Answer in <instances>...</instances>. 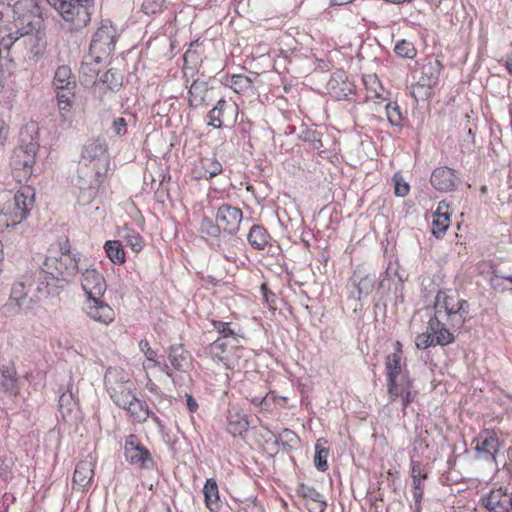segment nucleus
<instances>
[{"label":"nucleus","mask_w":512,"mask_h":512,"mask_svg":"<svg viewBox=\"0 0 512 512\" xmlns=\"http://www.w3.org/2000/svg\"><path fill=\"white\" fill-rule=\"evenodd\" d=\"M80 265V254L47 257L34 280L39 297L59 295L81 271Z\"/></svg>","instance_id":"nucleus-1"},{"label":"nucleus","mask_w":512,"mask_h":512,"mask_svg":"<svg viewBox=\"0 0 512 512\" xmlns=\"http://www.w3.org/2000/svg\"><path fill=\"white\" fill-rule=\"evenodd\" d=\"M434 315L448 322L449 326L461 329L468 319L470 304L456 292L439 290L434 301Z\"/></svg>","instance_id":"nucleus-2"},{"label":"nucleus","mask_w":512,"mask_h":512,"mask_svg":"<svg viewBox=\"0 0 512 512\" xmlns=\"http://www.w3.org/2000/svg\"><path fill=\"white\" fill-rule=\"evenodd\" d=\"M20 145L15 149L12 166L15 170L23 168L25 173H31L35 163V155L39 148V127L35 122L25 125L20 131Z\"/></svg>","instance_id":"nucleus-3"},{"label":"nucleus","mask_w":512,"mask_h":512,"mask_svg":"<svg viewBox=\"0 0 512 512\" xmlns=\"http://www.w3.org/2000/svg\"><path fill=\"white\" fill-rule=\"evenodd\" d=\"M35 192L30 186H24L19 189L12 200L7 201L2 209L5 217L3 223L6 227L10 225L15 227L21 225L29 214L34 205Z\"/></svg>","instance_id":"nucleus-4"},{"label":"nucleus","mask_w":512,"mask_h":512,"mask_svg":"<svg viewBox=\"0 0 512 512\" xmlns=\"http://www.w3.org/2000/svg\"><path fill=\"white\" fill-rule=\"evenodd\" d=\"M106 173L107 171H100L95 166L79 161L74 184L79 189L78 201L81 204H89L96 197Z\"/></svg>","instance_id":"nucleus-5"},{"label":"nucleus","mask_w":512,"mask_h":512,"mask_svg":"<svg viewBox=\"0 0 512 512\" xmlns=\"http://www.w3.org/2000/svg\"><path fill=\"white\" fill-rule=\"evenodd\" d=\"M475 459L482 460L497 467V455L503 445L494 429H484L472 441Z\"/></svg>","instance_id":"nucleus-6"},{"label":"nucleus","mask_w":512,"mask_h":512,"mask_svg":"<svg viewBox=\"0 0 512 512\" xmlns=\"http://www.w3.org/2000/svg\"><path fill=\"white\" fill-rule=\"evenodd\" d=\"M65 21L75 22L77 26L90 21V7L94 0H47Z\"/></svg>","instance_id":"nucleus-7"},{"label":"nucleus","mask_w":512,"mask_h":512,"mask_svg":"<svg viewBox=\"0 0 512 512\" xmlns=\"http://www.w3.org/2000/svg\"><path fill=\"white\" fill-rule=\"evenodd\" d=\"M116 39V28L110 20H104L92 36L88 53L101 56V59L108 61L109 56L114 51Z\"/></svg>","instance_id":"nucleus-8"},{"label":"nucleus","mask_w":512,"mask_h":512,"mask_svg":"<svg viewBox=\"0 0 512 512\" xmlns=\"http://www.w3.org/2000/svg\"><path fill=\"white\" fill-rule=\"evenodd\" d=\"M80 162L108 171L110 160L106 140L101 137L88 140L82 148Z\"/></svg>","instance_id":"nucleus-9"},{"label":"nucleus","mask_w":512,"mask_h":512,"mask_svg":"<svg viewBox=\"0 0 512 512\" xmlns=\"http://www.w3.org/2000/svg\"><path fill=\"white\" fill-rule=\"evenodd\" d=\"M13 11L17 15V24L24 27V33H32L34 30L39 33L42 17L36 0H18Z\"/></svg>","instance_id":"nucleus-10"},{"label":"nucleus","mask_w":512,"mask_h":512,"mask_svg":"<svg viewBox=\"0 0 512 512\" xmlns=\"http://www.w3.org/2000/svg\"><path fill=\"white\" fill-rule=\"evenodd\" d=\"M124 371L109 368L105 374V385L113 402L128 411V380Z\"/></svg>","instance_id":"nucleus-11"},{"label":"nucleus","mask_w":512,"mask_h":512,"mask_svg":"<svg viewBox=\"0 0 512 512\" xmlns=\"http://www.w3.org/2000/svg\"><path fill=\"white\" fill-rule=\"evenodd\" d=\"M387 391L391 401L400 399L403 409L412 403L418 392L414 389L413 380L409 373H404L402 377L396 378L392 382H387Z\"/></svg>","instance_id":"nucleus-12"},{"label":"nucleus","mask_w":512,"mask_h":512,"mask_svg":"<svg viewBox=\"0 0 512 512\" xmlns=\"http://www.w3.org/2000/svg\"><path fill=\"white\" fill-rule=\"evenodd\" d=\"M376 275L366 273L362 269H356L348 281V287H352L350 296L357 301L369 296L375 288Z\"/></svg>","instance_id":"nucleus-13"},{"label":"nucleus","mask_w":512,"mask_h":512,"mask_svg":"<svg viewBox=\"0 0 512 512\" xmlns=\"http://www.w3.org/2000/svg\"><path fill=\"white\" fill-rule=\"evenodd\" d=\"M215 218L223 232L235 235L239 231L243 212L240 208L225 203L217 208Z\"/></svg>","instance_id":"nucleus-14"},{"label":"nucleus","mask_w":512,"mask_h":512,"mask_svg":"<svg viewBox=\"0 0 512 512\" xmlns=\"http://www.w3.org/2000/svg\"><path fill=\"white\" fill-rule=\"evenodd\" d=\"M81 286L88 298L102 297L106 291V281L95 268H85L82 271Z\"/></svg>","instance_id":"nucleus-15"},{"label":"nucleus","mask_w":512,"mask_h":512,"mask_svg":"<svg viewBox=\"0 0 512 512\" xmlns=\"http://www.w3.org/2000/svg\"><path fill=\"white\" fill-rule=\"evenodd\" d=\"M460 182L456 170L446 166L435 168L430 177L431 185L440 192L454 191Z\"/></svg>","instance_id":"nucleus-16"},{"label":"nucleus","mask_w":512,"mask_h":512,"mask_svg":"<svg viewBox=\"0 0 512 512\" xmlns=\"http://www.w3.org/2000/svg\"><path fill=\"white\" fill-rule=\"evenodd\" d=\"M130 465L141 471H151L155 467L149 449L140 444L137 437L132 434H130Z\"/></svg>","instance_id":"nucleus-17"},{"label":"nucleus","mask_w":512,"mask_h":512,"mask_svg":"<svg viewBox=\"0 0 512 512\" xmlns=\"http://www.w3.org/2000/svg\"><path fill=\"white\" fill-rule=\"evenodd\" d=\"M29 33H24V27L16 25L15 31H9L0 39V68L10 71L14 67V61L10 55L11 48L21 38Z\"/></svg>","instance_id":"nucleus-18"},{"label":"nucleus","mask_w":512,"mask_h":512,"mask_svg":"<svg viewBox=\"0 0 512 512\" xmlns=\"http://www.w3.org/2000/svg\"><path fill=\"white\" fill-rule=\"evenodd\" d=\"M442 69V65L437 59H429L427 63H425L421 67V75L418 78L416 88L426 89L425 95L427 91L437 85L440 77V72ZM412 95L416 98L415 87L413 88Z\"/></svg>","instance_id":"nucleus-19"},{"label":"nucleus","mask_w":512,"mask_h":512,"mask_svg":"<svg viewBox=\"0 0 512 512\" xmlns=\"http://www.w3.org/2000/svg\"><path fill=\"white\" fill-rule=\"evenodd\" d=\"M411 479H412V494L414 498V512H421V501L424 494L425 485L423 481L427 479V473L422 469V464L419 461L411 459Z\"/></svg>","instance_id":"nucleus-20"},{"label":"nucleus","mask_w":512,"mask_h":512,"mask_svg":"<svg viewBox=\"0 0 512 512\" xmlns=\"http://www.w3.org/2000/svg\"><path fill=\"white\" fill-rule=\"evenodd\" d=\"M452 328L448 322L441 319L437 315L430 318L428 322V330L434 337V342L440 346H446L454 343L455 338L453 333L450 331Z\"/></svg>","instance_id":"nucleus-21"},{"label":"nucleus","mask_w":512,"mask_h":512,"mask_svg":"<svg viewBox=\"0 0 512 512\" xmlns=\"http://www.w3.org/2000/svg\"><path fill=\"white\" fill-rule=\"evenodd\" d=\"M510 499V495L500 488L482 496L480 503L489 512H510Z\"/></svg>","instance_id":"nucleus-22"},{"label":"nucleus","mask_w":512,"mask_h":512,"mask_svg":"<svg viewBox=\"0 0 512 512\" xmlns=\"http://www.w3.org/2000/svg\"><path fill=\"white\" fill-rule=\"evenodd\" d=\"M101 298H88L85 311L91 319L107 324L113 319V310Z\"/></svg>","instance_id":"nucleus-23"},{"label":"nucleus","mask_w":512,"mask_h":512,"mask_svg":"<svg viewBox=\"0 0 512 512\" xmlns=\"http://www.w3.org/2000/svg\"><path fill=\"white\" fill-rule=\"evenodd\" d=\"M107 61L101 59V56H94L90 53L84 56L81 67H80V75L82 81L86 84H95L96 78L99 75L101 67Z\"/></svg>","instance_id":"nucleus-24"},{"label":"nucleus","mask_w":512,"mask_h":512,"mask_svg":"<svg viewBox=\"0 0 512 512\" xmlns=\"http://www.w3.org/2000/svg\"><path fill=\"white\" fill-rule=\"evenodd\" d=\"M248 427L249 421L245 412L240 407L231 405L227 415L228 432L232 436L236 437L247 431Z\"/></svg>","instance_id":"nucleus-25"},{"label":"nucleus","mask_w":512,"mask_h":512,"mask_svg":"<svg viewBox=\"0 0 512 512\" xmlns=\"http://www.w3.org/2000/svg\"><path fill=\"white\" fill-rule=\"evenodd\" d=\"M95 463L91 456L81 460L76 465L73 474V484L78 488H85L91 484L94 477Z\"/></svg>","instance_id":"nucleus-26"},{"label":"nucleus","mask_w":512,"mask_h":512,"mask_svg":"<svg viewBox=\"0 0 512 512\" xmlns=\"http://www.w3.org/2000/svg\"><path fill=\"white\" fill-rule=\"evenodd\" d=\"M237 110L236 104L229 103L224 99L218 100L216 105L208 112V125L217 129L221 128L226 120L227 113H237Z\"/></svg>","instance_id":"nucleus-27"},{"label":"nucleus","mask_w":512,"mask_h":512,"mask_svg":"<svg viewBox=\"0 0 512 512\" xmlns=\"http://www.w3.org/2000/svg\"><path fill=\"white\" fill-rule=\"evenodd\" d=\"M59 412L66 422L76 421L79 418V407L72 391L68 389L59 397Z\"/></svg>","instance_id":"nucleus-28"},{"label":"nucleus","mask_w":512,"mask_h":512,"mask_svg":"<svg viewBox=\"0 0 512 512\" xmlns=\"http://www.w3.org/2000/svg\"><path fill=\"white\" fill-rule=\"evenodd\" d=\"M52 85L55 90L66 89L71 91L76 89V78L69 65L63 64L56 68Z\"/></svg>","instance_id":"nucleus-29"},{"label":"nucleus","mask_w":512,"mask_h":512,"mask_svg":"<svg viewBox=\"0 0 512 512\" xmlns=\"http://www.w3.org/2000/svg\"><path fill=\"white\" fill-rule=\"evenodd\" d=\"M208 93L209 88L207 82L198 79L194 80L188 91L189 106L196 109L206 105Z\"/></svg>","instance_id":"nucleus-30"},{"label":"nucleus","mask_w":512,"mask_h":512,"mask_svg":"<svg viewBox=\"0 0 512 512\" xmlns=\"http://www.w3.org/2000/svg\"><path fill=\"white\" fill-rule=\"evenodd\" d=\"M228 342L224 339H216L208 348L209 355L213 361L222 363L227 369L234 367V361L226 350Z\"/></svg>","instance_id":"nucleus-31"},{"label":"nucleus","mask_w":512,"mask_h":512,"mask_svg":"<svg viewBox=\"0 0 512 512\" xmlns=\"http://www.w3.org/2000/svg\"><path fill=\"white\" fill-rule=\"evenodd\" d=\"M206 507L211 512H217L220 509L219 490L216 481L212 478L207 479L203 487Z\"/></svg>","instance_id":"nucleus-32"},{"label":"nucleus","mask_w":512,"mask_h":512,"mask_svg":"<svg viewBox=\"0 0 512 512\" xmlns=\"http://www.w3.org/2000/svg\"><path fill=\"white\" fill-rule=\"evenodd\" d=\"M271 237L267 230L261 225H253L247 236L249 244L257 250H264L269 244Z\"/></svg>","instance_id":"nucleus-33"},{"label":"nucleus","mask_w":512,"mask_h":512,"mask_svg":"<svg viewBox=\"0 0 512 512\" xmlns=\"http://www.w3.org/2000/svg\"><path fill=\"white\" fill-rule=\"evenodd\" d=\"M401 359L398 354L387 355L385 361L387 382H392L396 378L402 377L404 373H409L408 370L402 366Z\"/></svg>","instance_id":"nucleus-34"},{"label":"nucleus","mask_w":512,"mask_h":512,"mask_svg":"<svg viewBox=\"0 0 512 512\" xmlns=\"http://www.w3.org/2000/svg\"><path fill=\"white\" fill-rule=\"evenodd\" d=\"M168 359L174 370L183 371L187 363L189 354L184 350L182 345H172L167 350Z\"/></svg>","instance_id":"nucleus-35"},{"label":"nucleus","mask_w":512,"mask_h":512,"mask_svg":"<svg viewBox=\"0 0 512 512\" xmlns=\"http://www.w3.org/2000/svg\"><path fill=\"white\" fill-rule=\"evenodd\" d=\"M105 252L112 263L116 265L123 264L126 260L125 250L118 240L106 241L104 245Z\"/></svg>","instance_id":"nucleus-36"},{"label":"nucleus","mask_w":512,"mask_h":512,"mask_svg":"<svg viewBox=\"0 0 512 512\" xmlns=\"http://www.w3.org/2000/svg\"><path fill=\"white\" fill-rule=\"evenodd\" d=\"M98 84L106 85L111 91H117L123 85V75L116 68H110L100 77Z\"/></svg>","instance_id":"nucleus-37"},{"label":"nucleus","mask_w":512,"mask_h":512,"mask_svg":"<svg viewBox=\"0 0 512 512\" xmlns=\"http://www.w3.org/2000/svg\"><path fill=\"white\" fill-rule=\"evenodd\" d=\"M327 442L323 439H318L315 445L314 464L317 470L325 472L328 469L327 458L329 449L324 445Z\"/></svg>","instance_id":"nucleus-38"},{"label":"nucleus","mask_w":512,"mask_h":512,"mask_svg":"<svg viewBox=\"0 0 512 512\" xmlns=\"http://www.w3.org/2000/svg\"><path fill=\"white\" fill-rule=\"evenodd\" d=\"M56 91L57 105L62 116L69 112L75 97V90L60 89Z\"/></svg>","instance_id":"nucleus-39"},{"label":"nucleus","mask_w":512,"mask_h":512,"mask_svg":"<svg viewBox=\"0 0 512 512\" xmlns=\"http://www.w3.org/2000/svg\"><path fill=\"white\" fill-rule=\"evenodd\" d=\"M297 492L303 498L310 499L317 503L321 512L325 509L326 502L323 500V496L314 487L300 484L297 488Z\"/></svg>","instance_id":"nucleus-40"},{"label":"nucleus","mask_w":512,"mask_h":512,"mask_svg":"<svg viewBox=\"0 0 512 512\" xmlns=\"http://www.w3.org/2000/svg\"><path fill=\"white\" fill-rule=\"evenodd\" d=\"M149 409L147 405L137 398L130 400V417L136 422H143L149 417Z\"/></svg>","instance_id":"nucleus-41"},{"label":"nucleus","mask_w":512,"mask_h":512,"mask_svg":"<svg viewBox=\"0 0 512 512\" xmlns=\"http://www.w3.org/2000/svg\"><path fill=\"white\" fill-rule=\"evenodd\" d=\"M211 324L213 328L221 335L219 339H226L231 338L233 342H235V345L239 343L237 339V333L232 328V323L230 322H223L220 320H212Z\"/></svg>","instance_id":"nucleus-42"},{"label":"nucleus","mask_w":512,"mask_h":512,"mask_svg":"<svg viewBox=\"0 0 512 512\" xmlns=\"http://www.w3.org/2000/svg\"><path fill=\"white\" fill-rule=\"evenodd\" d=\"M201 166L204 172L200 176L205 179H211L222 172V165L215 158L202 159Z\"/></svg>","instance_id":"nucleus-43"},{"label":"nucleus","mask_w":512,"mask_h":512,"mask_svg":"<svg viewBox=\"0 0 512 512\" xmlns=\"http://www.w3.org/2000/svg\"><path fill=\"white\" fill-rule=\"evenodd\" d=\"M328 86L330 95L338 100L347 98L353 91L350 83L343 82L342 86H340L336 79H331Z\"/></svg>","instance_id":"nucleus-44"},{"label":"nucleus","mask_w":512,"mask_h":512,"mask_svg":"<svg viewBox=\"0 0 512 512\" xmlns=\"http://www.w3.org/2000/svg\"><path fill=\"white\" fill-rule=\"evenodd\" d=\"M2 386L5 391L14 393L17 389L16 371L13 367H3L1 369Z\"/></svg>","instance_id":"nucleus-45"},{"label":"nucleus","mask_w":512,"mask_h":512,"mask_svg":"<svg viewBox=\"0 0 512 512\" xmlns=\"http://www.w3.org/2000/svg\"><path fill=\"white\" fill-rule=\"evenodd\" d=\"M432 233L435 237L440 238L448 229L450 217L448 213L433 215Z\"/></svg>","instance_id":"nucleus-46"},{"label":"nucleus","mask_w":512,"mask_h":512,"mask_svg":"<svg viewBox=\"0 0 512 512\" xmlns=\"http://www.w3.org/2000/svg\"><path fill=\"white\" fill-rule=\"evenodd\" d=\"M200 231L203 235L217 238L220 236L222 228L217 221L214 223L211 218L204 216L200 223Z\"/></svg>","instance_id":"nucleus-47"},{"label":"nucleus","mask_w":512,"mask_h":512,"mask_svg":"<svg viewBox=\"0 0 512 512\" xmlns=\"http://www.w3.org/2000/svg\"><path fill=\"white\" fill-rule=\"evenodd\" d=\"M24 38L25 44L31 46L30 54H32L34 58H38L43 54L45 49V41H43L37 35H32L31 33L24 36Z\"/></svg>","instance_id":"nucleus-48"},{"label":"nucleus","mask_w":512,"mask_h":512,"mask_svg":"<svg viewBox=\"0 0 512 512\" xmlns=\"http://www.w3.org/2000/svg\"><path fill=\"white\" fill-rule=\"evenodd\" d=\"M23 229L22 226H9L6 227V230L1 232L0 242L4 241L6 244L19 243L23 238Z\"/></svg>","instance_id":"nucleus-49"},{"label":"nucleus","mask_w":512,"mask_h":512,"mask_svg":"<svg viewBox=\"0 0 512 512\" xmlns=\"http://www.w3.org/2000/svg\"><path fill=\"white\" fill-rule=\"evenodd\" d=\"M277 400H281L283 402L286 401L285 397L277 398L273 393H267L265 396H254L250 399V402L260 407L262 410H269L271 408V404L275 403Z\"/></svg>","instance_id":"nucleus-50"},{"label":"nucleus","mask_w":512,"mask_h":512,"mask_svg":"<svg viewBox=\"0 0 512 512\" xmlns=\"http://www.w3.org/2000/svg\"><path fill=\"white\" fill-rule=\"evenodd\" d=\"M386 115L389 123L392 126H396L398 128L402 127V114L400 112V107L397 103H391L389 102L385 106Z\"/></svg>","instance_id":"nucleus-51"},{"label":"nucleus","mask_w":512,"mask_h":512,"mask_svg":"<svg viewBox=\"0 0 512 512\" xmlns=\"http://www.w3.org/2000/svg\"><path fill=\"white\" fill-rule=\"evenodd\" d=\"M397 56L407 59H413L416 56V49L412 42L407 40L399 41L394 48Z\"/></svg>","instance_id":"nucleus-52"},{"label":"nucleus","mask_w":512,"mask_h":512,"mask_svg":"<svg viewBox=\"0 0 512 512\" xmlns=\"http://www.w3.org/2000/svg\"><path fill=\"white\" fill-rule=\"evenodd\" d=\"M230 87L236 93H242L252 87V82L247 76L241 74L233 75L230 79Z\"/></svg>","instance_id":"nucleus-53"},{"label":"nucleus","mask_w":512,"mask_h":512,"mask_svg":"<svg viewBox=\"0 0 512 512\" xmlns=\"http://www.w3.org/2000/svg\"><path fill=\"white\" fill-rule=\"evenodd\" d=\"M394 193L398 197H404L409 193L410 187L407 182L403 180V178L399 175H394Z\"/></svg>","instance_id":"nucleus-54"},{"label":"nucleus","mask_w":512,"mask_h":512,"mask_svg":"<svg viewBox=\"0 0 512 512\" xmlns=\"http://www.w3.org/2000/svg\"><path fill=\"white\" fill-rule=\"evenodd\" d=\"M415 344L418 349H426L430 346H437L436 342H434V337L431 335L428 329L426 333H422L417 336Z\"/></svg>","instance_id":"nucleus-55"},{"label":"nucleus","mask_w":512,"mask_h":512,"mask_svg":"<svg viewBox=\"0 0 512 512\" xmlns=\"http://www.w3.org/2000/svg\"><path fill=\"white\" fill-rule=\"evenodd\" d=\"M111 130L115 135L122 136L127 132V122L123 117H116L112 121Z\"/></svg>","instance_id":"nucleus-56"},{"label":"nucleus","mask_w":512,"mask_h":512,"mask_svg":"<svg viewBox=\"0 0 512 512\" xmlns=\"http://www.w3.org/2000/svg\"><path fill=\"white\" fill-rule=\"evenodd\" d=\"M303 140L309 142L314 150H319L323 147L319 134L316 131H306Z\"/></svg>","instance_id":"nucleus-57"},{"label":"nucleus","mask_w":512,"mask_h":512,"mask_svg":"<svg viewBox=\"0 0 512 512\" xmlns=\"http://www.w3.org/2000/svg\"><path fill=\"white\" fill-rule=\"evenodd\" d=\"M164 0H144L143 11L146 14H154L161 10Z\"/></svg>","instance_id":"nucleus-58"},{"label":"nucleus","mask_w":512,"mask_h":512,"mask_svg":"<svg viewBox=\"0 0 512 512\" xmlns=\"http://www.w3.org/2000/svg\"><path fill=\"white\" fill-rule=\"evenodd\" d=\"M139 349L145 355L146 359L149 362H155L156 352L150 347V344L147 340H141L139 342Z\"/></svg>","instance_id":"nucleus-59"},{"label":"nucleus","mask_w":512,"mask_h":512,"mask_svg":"<svg viewBox=\"0 0 512 512\" xmlns=\"http://www.w3.org/2000/svg\"><path fill=\"white\" fill-rule=\"evenodd\" d=\"M145 243L143 238L135 232H130V249L139 252L143 249Z\"/></svg>","instance_id":"nucleus-60"},{"label":"nucleus","mask_w":512,"mask_h":512,"mask_svg":"<svg viewBox=\"0 0 512 512\" xmlns=\"http://www.w3.org/2000/svg\"><path fill=\"white\" fill-rule=\"evenodd\" d=\"M261 291L263 294V298L268 304V306L272 309H275L277 296L273 292H271L264 284L261 286Z\"/></svg>","instance_id":"nucleus-61"},{"label":"nucleus","mask_w":512,"mask_h":512,"mask_svg":"<svg viewBox=\"0 0 512 512\" xmlns=\"http://www.w3.org/2000/svg\"><path fill=\"white\" fill-rule=\"evenodd\" d=\"M24 286L23 284H17L12 288L11 300L15 301L17 306H21L20 300L25 297V293L23 292Z\"/></svg>","instance_id":"nucleus-62"},{"label":"nucleus","mask_w":512,"mask_h":512,"mask_svg":"<svg viewBox=\"0 0 512 512\" xmlns=\"http://www.w3.org/2000/svg\"><path fill=\"white\" fill-rule=\"evenodd\" d=\"M243 510L245 512H264L262 505L256 499L247 500Z\"/></svg>","instance_id":"nucleus-63"},{"label":"nucleus","mask_w":512,"mask_h":512,"mask_svg":"<svg viewBox=\"0 0 512 512\" xmlns=\"http://www.w3.org/2000/svg\"><path fill=\"white\" fill-rule=\"evenodd\" d=\"M183 59H184V62L187 64V63H197V61L199 60V54L197 53V51L195 50H192V49H188L185 53H184V56H183Z\"/></svg>","instance_id":"nucleus-64"}]
</instances>
